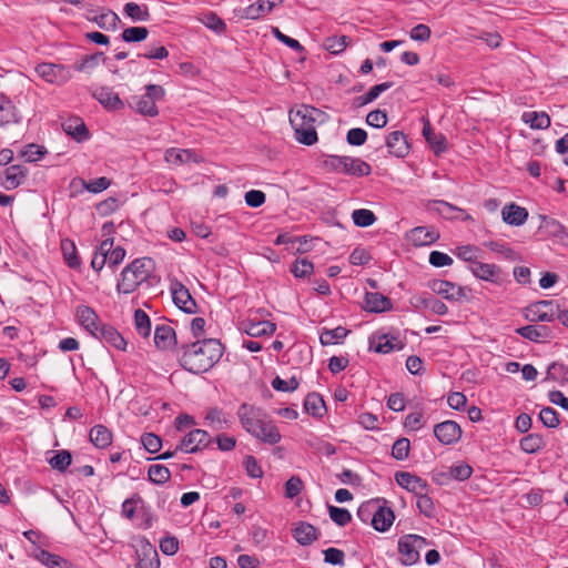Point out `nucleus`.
<instances>
[{
    "label": "nucleus",
    "instance_id": "f257e3e1",
    "mask_svg": "<svg viewBox=\"0 0 568 568\" xmlns=\"http://www.w3.org/2000/svg\"><path fill=\"white\" fill-rule=\"evenodd\" d=\"M181 366L193 374L210 371L222 357L223 346L219 339L206 338L180 346Z\"/></svg>",
    "mask_w": 568,
    "mask_h": 568
},
{
    "label": "nucleus",
    "instance_id": "f03ea898",
    "mask_svg": "<svg viewBox=\"0 0 568 568\" xmlns=\"http://www.w3.org/2000/svg\"><path fill=\"white\" fill-rule=\"evenodd\" d=\"M154 271V261L151 257L135 258L121 272L116 291L122 294L133 293L142 283L146 282Z\"/></svg>",
    "mask_w": 568,
    "mask_h": 568
},
{
    "label": "nucleus",
    "instance_id": "7ed1b4c3",
    "mask_svg": "<svg viewBox=\"0 0 568 568\" xmlns=\"http://www.w3.org/2000/svg\"><path fill=\"white\" fill-rule=\"evenodd\" d=\"M321 111L313 106L302 105L297 111L290 112V123L295 132L296 140L305 145H312L317 141L315 130L316 115Z\"/></svg>",
    "mask_w": 568,
    "mask_h": 568
},
{
    "label": "nucleus",
    "instance_id": "20e7f679",
    "mask_svg": "<svg viewBox=\"0 0 568 568\" xmlns=\"http://www.w3.org/2000/svg\"><path fill=\"white\" fill-rule=\"evenodd\" d=\"M324 164L326 168L341 170L353 176H367L372 172L371 165L359 158L331 155Z\"/></svg>",
    "mask_w": 568,
    "mask_h": 568
},
{
    "label": "nucleus",
    "instance_id": "39448f33",
    "mask_svg": "<svg viewBox=\"0 0 568 568\" xmlns=\"http://www.w3.org/2000/svg\"><path fill=\"white\" fill-rule=\"evenodd\" d=\"M428 544L426 538L415 534L400 537L398 540V552L402 564L405 566L416 564L420 558V550L427 547Z\"/></svg>",
    "mask_w": 568,
    "mask_h": 568
},
{
    "label": "nucleus",
    "instance_id": "423d86ee",
    "mask_svg": "<svg viewBox=\"0 0 568 568\" xmlns=\"http://www.w3.org/2000/svg\"><path fill=\"white\" fill-rule=\"evenodd\" d=\"M34 71L45 82L57 85L67 83L72 77L70 70L63 64L50 62L38 64Z\"/></svg>",
    "mask_w": 568,
    "mask_h": 568
},
{
    "label": "nucleus",
    "instance_id": "0eeeda50",
    "mask_svg": "<svg viewBox=\"0 0 568 568\" xmlns=\"http://www.w3.org/2000/svg\"><path fill=\"white\" fill-rule=\"evenodd\" d=\"M212 442L206 430L196 428L189 432L176 446L183 453L192 454L207 447Z\"/></svg>",
    "mask_w": 568,
    "mask_h": 568
},
{
    "label": "nucleus",
    "instance_id": "6e6552de",
    "mask_svg": "<svg viewBox=\"0 0 568 568\" xmlns=\"http://www.w3.org/2000/svg\"><path fill=\"white\" fill-rule=\"evenodd\" d=\"M555 302L539 301L525 310V317L529 322H552L555 320Z\"/></svg>",
    "mask_w": 568,
    "mask_h": 568
},
{
    "label": "nucleus",
    "instance_id": "1a4fd4ad",
    "mask_svg": "<svg viewBox=\"0 0 568 568\" xmlns=\"http://www.w3.org/2000/svg\"><path fill=\"white\" fill-rule=\"evenodd\" d=\"M237 416L242 427L252 435L258 424L266 417L263 412L252 405L242 404L237 410Z\"/></svg>",
    "mask_w": 568,
    "mask_h": 568
},
{
    "label": "nucleus",
    "instance_id": "9d476101",
    "mask_svg": "<svg viewBox=\"0 0 568 568\" xmlns=\"http://www.w3.org/2000/svg\"><path fill=\"white\" fill-rule=\"evenodd\" d=\"M171 293L174 304L187 314L196 312V302L192 297L190 291L180 282L175 281L171 284Z\"/></svg>",
    "mask_w": 568,
    "mask_h": 568
},
{
    "label": "nucleus",
    "instance_id": "9b49d317",
    "mask_svg": "<svg viewBox=\"0 0 568 568\" xmlns=\"http://www.w3.org/2000/svg\"><path fill=\"white\" fill-rule=\"evenodd\" d=\"M469 271L479 280L499 284L505 280V274L496 264L477 262L469 264Z\"/></svg>",
    "mask_w": 568,
    "mask_h": 568
},
{
    "label": "nucleus",
    "instance_id": "f8f14e48",
    "mask_svg": "<svg viewBox=\"0 0 568 568\" xmlns=\"http://www.w3.org/2000/svg\"><path fill=\"white\" fill-rule=\"evenodd\" d=\"M429 287L434 293L443 296L448 301L456 302L466 298L467 296L466 287L457 286L456 284L444 280L433 281Z\"/></svg>",
    "mask_w": 568,
    "mask_h": 568
},
{
    "label": "nucleus",
    "instance_id": "ddd939ff",
    "mask_svg": "<svg viewBox=\"0 0 568 568\" xmlns=\"http://www.w3.org/2000/svg\"><path fill=\"white\" fill-rule=\"evenodd\" d=\"M462 433L460 426L454 420H445L434 427L435 437L444 445L457 443Z\"/></svg>",
    "mask_w": 568,
    "mask_h": 568
},
{
    "label": "nucleus",
    "instance_id": "4468645a",
    "mask_svg": "<svg viewBox=\"0 0 568 568\" xmlns=\"http://www.w3.org/2000/svg\"><path fill=\"white\" fill-rule=\"evenodd\" d=\"M386 146L389 154L404 158L409 153L410 145L407 136L402 131H393L386 136Z\"/></svg>",
    "mask_w": 568,
    "mask_h": 568
},
{
    "label": "nucleus",
    "instance_id": "2eb2a0df",
    "mask_svg": "<svg viewBox=\"0 0 568 568\" xmlns=\"http://www.w3.org/2000/svg\"><path fill=\"white\" fill-rule=\"evenodd\" d=\"M252 436L262 440L263 443L275 445L280 443L282 436L276 425L265 417L257 426Z\"/></svg>",
    "mask_w": 568,
    "mask_h": 568
},
{
    "label": "nucleus",
    "instance_id": "dca6fc26",
    "mask_svg": "<svg viewBox=\"0 0 568 568\" xmlns=\"http://www.w3.org/2000/svg\"><path fill=\"white\" fill-rule=\"evenodd\" d=\"M395 480L400 487L415 495L425 491L428 487L425 479L408 471H397L395 474Z\"/></svg>",
    "mask_w": 568,
    "mask_h": 568
},
{
    "label": "nucleus",
    "instance_id": "f3484780",
    "mask_svg": "<svg viewBox=\"0 0 568 568\" xmlns=\"http://www.w3.org/2000/svg\"><path fill=\"white\" fill-rule=\"evenodd\" d=\"M164 159L169 164L182 165L184 163L203 162L202 156L189 149L170 148L165 151Z\"/></svg>",
    "mask_w": 568,
    "mask_h": 568
},
{
    "label": "nucleus",
    "instance_id": "a211bd4d",
    "mask_svg": "<svg viewBox=\"0 0 568 568\" xmlns=\"http://www.w3.org/2000/svg\"><path fill=\"white\" fill-rule=\"evenodd\" d=\"M77 318L80 325L93 336H95L98 331L103 325L100 324L99 317L94 310L87 305H81L77 308Z\"/></svg>",
    "mask_w": 568,
    "mask_h": 568
},
{
    "label": "nucleus",
    "instance_id": "6ab92c4d",
    "mask_svg": "<svg viewBox=\"0 0 568 568\" xmlns=\"http://www.w3.org/2000/svg\"><path fill=\"white\" fill-rule=\"evenodd\" d=\"M92 95L108 110L118 111L124 108L123 101L112 88L100 87L94 90Z\"/></svg>",
    "mask_w": 568,
    "mask_h": 568
},
{
    "label": "nucleus",
    "instance_id": "aec40b11",
    "mask_svg": "<svg viewBox=\"0 0 568 568\" xmlns=\"http://www.w3.org/2000/svg\"><path fill=\"white\" fill-rule=\"evenodd\" d=\"M138 559L135 568H160L158 551L146 539L142 541Z\"/></svg>",
    "mask_w": 568,
    "mask_h": 568
},
{
    "label": "nucleus",
    "instance_id": "412c9836",
    "mask_svg": "<svg viewBox=\"0 0 568 568\" xmlns=\"http://www.w3.org/2000/svg\"><path fill=\"white\" fill-rule=\"evenodd\" d=\"M63 131L77 142L87 141L90 138L89 130L81 118H69L62 123Z\"/></svg>",
    "mask_w": 568,
    "mask_h": 568
},
{
    "label": "nucleus",
    "instance_id": "4be33fe9",
    "mask_svg": "<svg viewBox=\"0 0 568 568\" xmlns=\"http://www.w3.org/2000/svg\"><path fill=\"white\" fill-rule=\"evenodd\" d=\"M408 239L415 246H425L435 243L439 233L433 227L417 226L410 230Z\"/></svg>",
    "mask_w": 568,
    "mask_h": 568
},
{
    "label": "nucleus",
    "instance_id": "5701e85b",
    "mask_svg": "<svg viewBox=\"0 0 568 568\" xmlns=\"http://www.w3.org/2000/svg\"><path fill=\"white\" fill-rule=\"evenodd\" d=\"M364 304V308L372 313L386 312L393 307L390 298L377 292H367L365 294Z\"/></svg>",
    "mask_w": 568,
    "mask_h": 568
},
{
    "label": "nucleus",
    "instance_id": "b1692460",
    "mask_svg": "<svg viewBox=\"0 0 568 568\" xmlns=\"http://www.w3.org/2000/svg\"><path fill=\"white\" fill-rule=\"evenodd\" d=\"M284 0H258L250 4L244 10V16L247 19L256 20L273 11L274 8L282 4Z\"/></svg>",
    "mask_w": 568,
    "mask_h": 568
},
{
    "label": "nucleus",
    "instance_id": "393cba45",
    "mask_svg": "<svg viewBox=\"0 0 568 568\" xmlns=\"http://www.w3.org/2000/svg\"><path fill=\"white\" fill-rule=\"evenodd\" d=\"M154 343L160 349H171L178 344L174 329L165 324L158 325L154 331Z\"/></svg>",
    "mask_w": 568,
    "mask_h": 568
},
{
    "label": "nucleus",
    "instance_id": "a878e982",
    "mask_svg": "<svg viewBox=\"0 0 568 568\" xmlns=\"http://www.w3.org/2000/svg\"><path fill=\"white\" fill-rule=\"evenodd\" d=\"M521 337L540 343L551 337V329L546 325H526L516 329Z\"/></svg>",
    "mask_w": 568,
    "mask_h": 568
},
{
    "label": "nucleus",
    "instance_id": "bb28decb",
    "mask_svg": "<svg viewBox=\"0 0 568 568\" xmlns=\"http://www.w3.org/2000/svg\"><path fill=\"white\" fill-rule=\"evenodd\" d=\"M394 519V511L389 507L376 506L375 514L372 517V526L375 530L385 532L390 528Z\"/></svg>",
    "mask_w": 568,
    "mask_h": 568
},
{
    "label": "nucleus",
    "instance_id": "cd10ccee",
    "mask_svg": "<svg viewBox=\"0 0 568 568\" xmlns=\"http://www.w3.org/2000/svg\"><path fill=\"white\" fill-rule=\"evenodd\" d=\"M423 135L427 143L430 145L435 154L446 151V138L442 133H435L432 129L430 122L424 119Z\"/></svg>",
    "mask_w": 568,
    "mask_h": 568
},
{
    "label": "nucleus",
    "instance_id": "c85d7f7f",
    "mask_svg": "<svg viewBox=\"0 0 568 568\" xmlns=\"http://www.w3.org/2000/svg\"><path fill=\"white\" fill-rule=\"evenodd\" d=\"M28 171L21 166V165H11L4 170V180L2 182V185L7 190H13L18 186H20L26 178H27Z\"/></svg>",
    "mask_w": 568,
    "mask_h": 568
},
{
    "label": "nucleus",
    "instance_id": "c756f323",
    "mask_svg": "<svg viewBox=\"0 0 568 568\" xmlns=\"http://www.w3.org/2000/svg\"><path fill=\"white\" fill-rule=\"evenodd\" d=\"M97 338L109 343L118 349L125 351L126 342L123 336L112 326L103 324L95 334Z\"/></svg>",
    "mask_w": 568,
    "mask_h": 568
},
{
    "label": "nucleus",
    "instance_id": "7c9ffc66",
    "mask_svg": "<svg viewBox=\"0 0 568 568\" xmlns=\"http://www.w3.org/2000/svg\"><path fill=\"white\" fill-rule=\"evenodd\" d=\"M503 220L509 225L519 226L523 225L527 217L528 212L525 207L516 204L506 205L501 211Z\"/></svg>",
    "mask_w": 568,
    "mask_h": 568
},
{
    "label": "nucleus",
    "instance_id": "2f4dec72",
    "mask_svg": "<svg viewBox=\"0 0 568 568\" xmlns=\"http://www.w3.org/2000/svg\"><path fill=\"white\" fill-rule=\"evenodd\" d=\"M33 557L48 568H72V565L67 559L44 549L37 550Z\"/></svg>",
    "mask_w": 568,
    "mask_h": 568
},
{
    "label": "nucleus",
    "instance_id": "473e14b6",
    "mask_svg": "<svg viewBox=\"0 0 568 568\" xmlns=\"http://www.w3.org/2000/svg\"><path fill=\"white\" fill-rule=\"evenodd\" d=\"M19 121L20 116L12 101L4 94H0V125L18 123Z\"/></svg>",
    "mask_w": 568,
    "mask_h": 568
},
{
    "label": "nucleus",
    "instance_id": "72a5a7b5",
    "mask_svg": "<svg viewBox=\"0 0 568 568\" xmlns=\"http://www.w3.org/2000/svg\"><path fill=\"white\" fill-rule=\"evenodd\" d=\"M90 442L100 449L106 448L112 443V433L104 425H95L91 428Z\"/></svg>",
    "mask_w": 568,
    "mask_h": 568
},
{
    "label": "nucleus",
    "instance_id": "f704fd0d",
    "mask_svg": "<svg viewBox=\"0 0 568 568\" xmlns=\"http://www.w3.org/2000/svg\"><path fill=\"white\" fill-rule=\"evenodd\" d=\"M293 537L300 545H311L317 539L316 528L308 523H300L293 530Z\"/></svg>",
    "mask_w": 568,
    "mask_h": 568
},
{
    "label": "nucleus",
    "instance_id": "c9c22d12",
    "mask_svg": "<svg viewBox=\"0 0 568 568\" xmlns=\"http://www.w3.org/2000/svg\"><path fill=\"white\" fill-rule=\"evenodd\" d=\"M276 331V325L270 321H250L245 326V332L252 337L272 335Z\"/></svg>",
    "mask_w": 568,
    "mask_h": 568
},
{
    "label": "nucleus",
    "instance_id": "e433bc0d",
    "mask_svg": "<svg viewBox=\"0 0 568 568\" xmlns=\"http://www.w3.org/2000/svg\"><path fill=\"white\" fill-rule=\"evenodd\" d=\"M304 408L314 417H322L326 412L324 399L317 393H310L305 397Z\"/></svg>",
    "mask_w": 568,
    "mask_h": 568
},
{
    "label": "nucleus",
    "instance_id": "4c0bfd02",
    "mask_svg": "<svg viewBox=\"0 0 568 568\" xmlns=\"http://www.w3.org/2000/svg\"><path fill=\"white\" fill-rule=\"evenodd\" d=\"M523 121L530 125L531 129L541 130L550 125V118L546 112L528 111L524 112Z\"/></svg>",
    "mask_w": 568,
    "mask_h": 568
},
{
    "label": "nucleus",
    "instance_id": "58836bf2",
    "mask_svg": "<svg viewBox=\"0 0 568 568\" xmlns=\"http://www.w3.org/2000/svg\"><path fill=\"white\" fill-rule=\"evenodd\" d=\"M113 246V240L106 239L102 241L98 250L95 251L93 258L91 261V266L93 270L100 272L105 263L108 262V252Z\"/></svg>",
    "mask_w": 568,
    "mask_h": 568
},
{
    "label": "nucleus",
    "instance_id": "ea45409f",
    "mask_svg": "<svg viewBox=\"0 0 568 568\" xmlns=\"http://www.w3.org/2000/svg\"><path fill=\"white\" fill-rule=\"evenodd\" d=\"M393 87V82H383L372 87L365 94L359 95L355 99V103L358 106H363L376 100L379 94Z\"/></svg>",
    "mask_w": 568,
    "mask_h": 568
},
{
    "label": "nucleus",
    "instance_id": "a19ab883",
    "mask_svg": "<svg viewBox=\"0 0 568 568\" xmlns=\"http://www.w3.org/2000/svg\"><path fill=\"white\" fill-rule=\"evenodd\" d=\"M103 52H97L94 54H89L82 58L81 60H78L73 64V69L78 72H87L90 73L92 70H94L101 60H103Z\"/></svg>",
    "mask_w": 568,
    "mask_h": 568
},
{
    "label": "nucleus",
    "instance_id": "79ce46f5",
    "mask_svg": "<svg viewBox=\"0 0 568 568\" xmlns=\"http://www.w3.org/2000/svg\"><path fill=\"white\" fill-rule=\"evenodd\" d=\"M348 334V329L337 326L333 329H324L320 336L322 345H334L343 341Z\"/></svg>",
    "mask_w": 568,
    "mask_h": 568
},
{
    "label": "nucleus",
    "instance_id": "37998d69",
    "mask_svg": "<svg viewBox=\"0 0 568 568\" xmlns=\"http://www.w3.org/2000/svg\"><path fill=\"white\" fill-rule=\"evenodd\" d=\"M539 229L554 237H562L566 234L565 226L557 220L548 216H541Z\"/></svg>",
    "mask_w": 568,
    "mask_h": 568
},
{
    "label": "nucleus",
    "instance_id": "c03bdc74",
    "mask_svg": "<svg viewBox=\"0 0 568 568\" xmlns=\"http://www.w3.org/2000/svg\"><path fill=\"white\" fill-rule=\"evenodd\" d=\"M134 326L135 331L139 335L146 338L151 334V320L149 315L143 311L138 308L134 312Z\"/></svg>",
    "mask_w": 568,
    "mask_h": 568
},
{
    "label": "nucleus",
    "instance_id": "a18cd8bd",
    "mask_svg": "<svg viewBox=\"0 0 568 568\" xmlns=\"http://www.w3.org/2000/svg\"><path fill=\"white\" fill-rule=\"evenodd\" d=\"M432 209L446 219H458L456 213L464 214L465 211L445 201H433Z\"/></svg>",
    "mask_w": 568,
    "mask_h": 568
},
{
    "label": "nucleus",
    "instance_id": "49530a36",
    "mask_svg": "<svg viewBox=\"0 0 568 568\" xmlns=\"http://www.w3.org/2000/svg\"><path fill=\"white\" fill-rule=\"evenodd\" d=\"M123 10L124 13L133 21H148L150 19V13L145 6H140L135 2H128Z\"/></svg>",
    "mask_w": 568,
    "mask_h": 568
},
{
    "label": "nucleus",
    "instance_id": "de8ad7c7",
    "mask_svg": "<svg viewBox=\"0 0 568 568\" xmlns=\"http://www.w3.org/2000/svg\"><path fill=\"white\" fill-rule=\"evenodd\" d=\"M88 19L105 30H115L119 22V17L113 11H106L92 18L89 17Z\"/></svg>",
    "mask_w": 568,
    "mask_h": 568
},
{
    "label": "nucleus",
    "instance_id": "09e8293b",
    "mask_svg": "<svg viewBox=\"0 0 568 568\" xmlns=\"http://www.w3.org/2000/svg\"><path fill=\"white\" fill-rule=\"evenodd\" d=\"M148 476L152 483L162 485L170 479L171 473L168 467L160 464H154L149 467Z\"/></svg>",
    "mask_w": 568,
    "mask_h": 568
},
{
    "label": "nucleus",
    "instance_id": "8fccbe9b",
    "mask_svg": "<svg viewBox=\"0 0 568 568\" xmlns=\"http://www.w3.org/2000/svg\"><path fill=\"white\" fill-rule=\"evenodd\" d=\"M61 248L67 264L71 268H78L81 264L79 256L77 255V248L72 241L63 240L61 242Z\"/></svg>",
    "mask_w": 568,
    "mask_h": 568
},
{
    "label": "nucleus",
    "instance_id": "3c124183",
    "mask_svg": "<svg viewBox=\"0 0 568 568\" xmlns=\"http://www.w3.org/2000/svg\"><path fill=\"white\" fill-rule=\"evenodd\" d=\"M352 219L354 224L359 227L371 226L376 221L374 212L367 209L354 210L352 213Z\"/></svg>",
    "mask_w": 568,
    "mask_h": 568
},
{
    "label": "nucleus",
    "instance_id": "603ef678",
    "mask_svg": "<svg viewBox=\"0 0 568 568\" xmlns=\"http://www.w3.org/2000/svg\"><path fill=\"white\" fill-rule=\"evenodd\" d=\"M542 445V437L538 434H529L520 439V448L527 454H535Z\"/></svg>",
    "mask_w": 568,
    "mask_h": 568
},
{
    "label": "nucleus",
    "instance_id": "864d4df0",
    "mask_svg": "<svg viewBox=\"0 0 568 568\" xmlns=\"http://www.w3.org/2000/svg\"><path fill=\"white\" fill-rule=\"evenodd\" d=\"M149 30L145 27H129L123 30L121 38L125 42H141L148 38Z\"/></svg>",
    "mask_w": 568,
    "mask_h": 568
},
{
    "label": "nucleus",
    "instance_id": "5fc2aeb1",
    "mask_svg": "<svg viewBox=\"0 0 568 568\" xmlns=\"http://www.w3.org/2000/svg\"><path fill=\"white\" fill-rule=\"evenodd\" d=\"M135 109L140 114L155 116L159 113L155 102L145 94L138 98Z\"/></svg>",
    "mask_w": 568,
    "mask_h": 568
},
{
    "label": "nucleus",
    "instance_id": "6e6d98bb",
    "mask_svg": "<svg viewBox=\"0 0 568 568\" xmlns=\"http://www.w3.org/2000/svg\"><path fill=\"white\" fill-rule=\"evenodd\" d=\"M205 419L214 430H223L227 427V420L225 419L223 412L216 407L211 408L207 412Z\"/></svg>",
    "mask_w": 568,
    "mask_h": 568
},
{
    "label": "nucleus",
    "instance_id": "4d7b16f0",
    "mask_svg": "<svg viewBox=\"0 0 568 568\" xmlns=\"http://www.w3.org/2000/svg\"><path fill=\"white\" fill-rule=\"evenodd\" d=\"M329 518L339 527L346 526L352 520V515L346 508L328 506Z\"/></svg>",
    "mask_w": 568,
    "mask_h": 568
},
{
    "label": "nucleus",
    "instance_id": "13d9d810",
    "mask_svg": "<svg viewBox=\"0 0 568 568\" xmlns=\"http://www.w3.org/2000/svg\"><path fill=\"white\" fill-rule=\"evenodd\" d=\"M410 450V443L408 438H398L392 447V456L397 460H405Z\"/></svg>",
    "mask_w": 568,
    "mask_h": 568
},
{
    "label": "nucleus",
    "instance_id": "bf43d9fd",
    "mask_svg": "<svg viewBox=\"0 0 568 568\" xmlns=\"http://www.w3.org/2000/svg\"><path fill=\"white\" fill-rule=\"evenodd\" d=\"M71 460L70 452L60 450L49 460V464L53 469L64 471L70 466Z\"/></svg>",
    "mask_w": 568,
    "mask_h": 568
},
{
    "label": "nucleus",
    "instance_id": "052dcab7",
    "mask_svg": "<svg viewBox=\"0 0 568 568\" xmlns=\"http://www.w3.org/2000/svg\"><path fill=\"white\" fill-rule=\"evenodd\" d=\"M348 37L341 36V37H329L325 40V49L334 54H338L345 50V48L348 44Z\"/></svg>",
    "mask_w": 568,
    "mask_h": 568
},
{
    "label": "nucleus",
    "instance_id": "680f3d73",
    "mask_svg": "<svg viewBox=\"0 0 568 568\" xmlns=\"http://www.w3.org/2000/svg\"><path fill=\"white\" fill-rule=\"evenodd\" d=\"M298 385H300V382L295 376L291 377L287 381L282 379L280 376H276L272 381V387L278 392L291 393V392L296 390Z\"/></svg>",
    "mask_w": 568,
    "mask_h": 568
},
{
    "label": "nucleus",
    "instance_id": "e2e57ef3",
    "mask_svg": "<svg viewBox=\"0 0 568 568\" xmlns=\"http://www.w3.org/2000/svg\"><path fill=\"white\" fill-rule=\"evenodd\" d=\"M416 500V506L418 510L425 515L426 517L430 518L434 516L435 507L432 498L426 495L424 491L419 493Z\"/></svg>",
    "mask_w": 568,
    "mask_h": 568
},
{
    "label": "nucleus",
    "instance_id": "0e129e2a",
    "mask_svg": "<svg viewBox=\"0 0 568 568\" xmlns=\"http://www.w3.org/2000/svg\"><path fill=\"white\" fill-rule=\"evenodd\" d=\"M324 561L333 566H344L345 552L338 548H327L323 550Z\"/></svg>",
    "mask_w": 568,
    "mask_h": 568
},
{
    "label": "nucleus",
    "instance_id": "69168bd1",
    "mask_svg": "<svg viewBox=\"0 0 568 568\" xmlns=\"http://www.w3.org/2000/svg\"><path fill=\"white\" fill-rule=\"evenodd\" d=\"M539 419L548 428H556L559 425V416L552 407H545L539 413Z\"/></svg>",
    "mask_w": 568,
    "mask_h": 568
},
{
    "label": "nucleus",
    "instance_id": "338daca9",
    "mask_svg": "<svg viewBox=\"0 0 568 568\" xmlns=\"http://www.w3.org/2000/svg\"><path fill=\"white\" fill-rule=\"evenodd\" d=\"M141 443L143 447L151 454L158 453L162 447V439L153 433H146L142 435Z\"/></svg>",
    "mask_w": 568,
    "mask_h": 568
},
{
    "label": "nucleus",
    "instance_id": "774afa93",
    "mask_svg": "<svg viewBox=\"0 0 568 568\" xmlns=\"http://www.w3.org/2000/svg\"><path fill=\"white\" fill-rule=\"evenodd\" d=\"M303 489V481L298 476H292L285 483V497L293 499L301 494Z\"/></svg>",
    "mask_w": 568,
    "mask_h": 568
}]
</instances>
